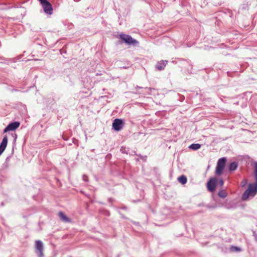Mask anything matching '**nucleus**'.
Wrapping results in <instances>:
<instances>
[{
    "mask_svg": "<svg viewBox=\"0 0 257 257\" xmlns=\"http://www.w3.org/2000/svg\"><path fill=\"white\" fill-rule=\"evenodd\" d=\"M218 195L219 196H220L221 197H225L226 196L225 193L223 192H219Z\"/></svg>",
    "mask_w": 257,
    "mask_h": 257,
    "instance_id": "18",
    "label": "nucleus"
},
{
    "mask_svg": "<svg viewBox=\"0 0 257 257\" xmlns=\"http://www.w3.org/2000/svg\"><path fill=\"white\" fill-rule=\"evenodd\" d=\"M247 190L250 194L252 193L256 194L257 192V182L255 184H249Z\"/></svg>",
    "mask_w": 257,
    "mask_h": 257,
    "instance_id": "9",
    "label": "nucleus"
},
{
    "mask_svg": "<svg viewBox=\"0 0 257 257\" xmlns=\"http://www.w3.org/2000/svg\"><path fill=\"white\" fill-rule=\"evenodd\" d=\"M20 122L15 121L10 123L4 130V133H5L8 131H15L19 127Z\"/></svg>",
    "mask_w": 257,
    "mask_h": 257,
    "instance_id": "7",
    "label": "nucleus"
},
{
    "mask_svg": "<svg viewBox=\"0 0 257 257\" xmlns=\"http://www.w3.org/2000/svg\"><path fill=\"white\" fill-rule=\"evenodd\" d=\"M237 164L236 162H232L229 164V170L230 171H233L236 169Z\"/></svg>",
    "mask_w": 257,
    "mask_h": 257,
    "instance_id": "13",
    "label": "nucleus"
},
{
    "mask_svg": "<svg viewBox=\"0 0 257 257\" xmlns=\"http://www.w3.org/2000/svg\"><path fill=\"white\" fill-rule=\"evenodd\" d=\"M250 194L249 193V192L247 190H246L244 192V193L242 194V200H246L248 198Z\"/></svg>",
    "mask_w": 257,
    "mask_h": 257,
    "instance_id": "15",
    "label": "nucleus"
},
{
    "mask_svg": "<svg viewBox=\"0 0 257 257\" xmlns=\"http://www.w3.org/2000/svg\"><path fill=\"white\" fill-rule=\"evenodd\" d=\"M246 182H247V181L246 180H243L241 182L242 186H244L245 185Z\"/></svg>",
    "mask_w": 257,
    "mask_h": 257,
    "instance_id": "20",
    "label": "nucleus"
},
{
    "mask_svg": "<svg viewBox=\"0 0 257 257\" xmlns=\"http://www.w3.org/2000/svg\"><path fill=\"white\" fill-rule=\"evenodd\" d=\"M178 181L182 184H185L187 181V177L184 175H182L178 178Z\"/></svg>",
    "mask_w": 257,
    "mask_h": 257,
    "instance_id": "12",
    "label": "nucleus"
},
{
    "mask_svg": "<svg viewBox=\"0 0 257 257\" xmlns=\"http://www.w3.org/2000/svg\"><path fill=\"white\" fill-rule=\"evenodd\" d=\"M226 162V159L224 157L221 158L218 160L215 170V173L217 175L220 176L222 174L224 169Z\"/></svg>",
    "mask_w": 257,
    "mask_h": 257,
    "instance_id": "1",
    "label": "nucleus"
},
{
    "mask_svg": "<svg viewBox=\"0 0 257 257\" xmlns=\"http://www.w3.org/2000/svg\"><path fill=\"white\" fill-rule=\"evenodd\" d=\"M231 250L232 251H240L241 249H240V248H239V247H236V246H231Z\"/></svg>",
    "mask_w": 257,
    "mask_h": 257,
    "instance_id": "16",
    "label": "nucleus"
},
{
    "mask_svg": "<svg viewBox=\"0 0 257 257\" xmlns=\"http://www.w3.org/2000/svg\"><path fill=\"white\" fill-rule=\"evenodd\" d=\"M60 219L64 222H70L71 219L68 217L63 212L60 211L58 214Z\"/></svg>",
    "mask_w": 257,
    "mask_h": 257,
    "instance_id": "8",
    "label": "nucleus"
},
{
    "mask_svg": "<svg viewBox=\"0 0 257 257\" xmlns=\"http://www.w3.org/2000/svg\"><path fill=\"white\" fill-rule=\"evenodd\" d=\"M119 37L121 39L123 40L125 43L128 45H136L138 43V42L132 38V37L128 35L125 34H120Z\"/></svg>",
    "mask_w": 257,
    "mask_h": 257,
    "instance_id": "3",
    "label": "nucleus"
},
{
    "mask_svg": "<svg viewBox=\"0 0 257 257\" xmlns=\"http://www.w3.org/2000/svg\"><path fill=\"white\" fill-rule=\"evenodd\" d=\"M36 252L38 254L39 257L44 256V246L43 242L40 240H36L35 242Z\"/></svg>",
    "mask_w": 257,
    "mask_h": 257,
    "instance_id": "4",
    "label": "nucleus"
},
{
    "mask_svg": "<svg viewBox=\"0 0 257 257\" xmlns=\"http://www.w3.org/2000/svg\"><path fill=\"white\" fill-rule=\"evenodd\" d=\"M8 141V138L6 136L4 137L2 142L1 143V145H0V150H2V151H5V150L7 146Z\"/></svg>",
    "mask_w": 257,
    "mask_h": 257,
    "instance_id": "10",
    "label": "nucleus"
},
{
    "mask_svg": "<svg viewBox=\"0 0 257 257\" xmlns=\"http://www.w3.org/2000/svg\"><path fill=\"white\" fill-rule=\"evenodd\" d=\"M122 120L120 119L116 118L112 123L113 129L116 131H120L122 128Z\"/></svg>",
    "mask_w": 257,
    "mask_h": 257,
    "instance_id": "6",
    "label": "nucleus"
},
{
    "mask_svg": "<svg viewBox=\"0 0 257 257\" xmlns=\"http://www.w3.org/2000/svg\"><path fill=\"white\" fill-rule=\"evenodd\" d=\"M217 181L216 178H212L208 181L207 186L209 191L213 192L215 190Z\"/></svg>",
    "mask_w": 257,
    "mask_h": 257,
    "instance_id": "5",
    "label": "nucleus"
},
{
    "mask_svg": "<svg viewBox=\"0 0 257 257\" xmlns=\"http://www.w3.org/2000/svg\"><path fill=\"white\" fill-rule=\"evenodd\" d=\"M45 13L51 15L53 13L51 4L47 0H39Z\"/></svg>",
    "mask_w": 257,
    "mask_h": 257,
    "instance_id": "2",
    "label": "nucleus"
},
{
    "mask_svg": "<svg viewBox=\"0 0 257 257\" xmlns=\"http://www.w3.org/2000/svg\"><path fill=\"white\" fill-rule=\"evenodd\" d=\"M201 147V145L199 144H193L190 146L189 148L192 149L193 150H196L199 149Z\"/></svg>",
    "mask_w": 257,
    "mask_h": 257,
    "instance_id": "14",
    "label": "nucleus"
},
{
    "mask_svg": "<svg viewBox=\"0 0 257 257\" xmlns=\"http://www.w3.org/2000/svg\"><path fill=\"white\" fill-rule=\"evenodd\" d=\"M4 151H2V150H0V155L2 154V153Z\"/></svg>",
    "mask_w": 257,
    "mask_h": 257,
    "instance_id": "21",
    "label": "nucleus"
},
{
    "mask_svg": "<svg viewBox=\"0 0 257 257\" xmlns=\"http://www.w3.org/2000/svg\"><path fill=\"white\" fill-rule=\"evenodd\" d=\"M224 183V181L222 179H221L219 181V184L220 185V186H222Z\"/></svg>",
    "mask_w": 257,
    "mask_h": 257,
    "instance_id": "19",
    "label": "nucleus"
},
{
    "mask_svg": "<svg viewBox=\"0 0 257 257\" xmlns=\"http://www.w3.org/2000/svg\"><path fill=\"white\" fill-rule=\"evenodd\" d=\"M166 63L167 61L161 60L157 63L156 65V68L159 70L164 69L166 66Z\"/></svg>",
    "mask_w": 257,
    "mask_h": 257,
    "instance_id": "11",
    "label": "nucleus"
},
{
    "mask_svg": "<svg viewBox=\"0 0 257 257\" xmlns=\"http://www.w3.org/2000/svg\"><path fill=\"white\" fill-rule=\"evenodd\" d=\"M255 180H256V182H257V164H256L255 165Z\"/></svg>",
    "mask_w": 257,
    "mask_h": 257,
    "instance_id": "17",
    "label": "nucleus"
}]
</instances>
